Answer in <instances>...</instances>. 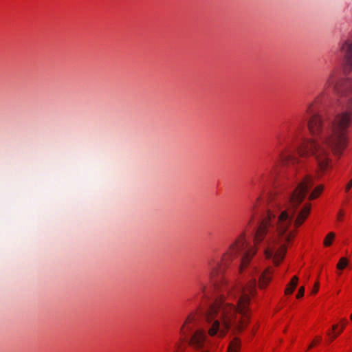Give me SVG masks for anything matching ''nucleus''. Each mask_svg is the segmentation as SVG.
Segmentation results:
<instances>
[{
    "instance_id": "f257e3e1",
    "label": "nucleus",
    "mask_w": 352,
    "mask_h": 352,
    "mask_svg": "<svg viewBox=\"0 0 352 352\" xmlns=\"http://www.w3.org/2000/svg\"><path fill=\"white\" fill-rule=\"evenodd\" d=\"M314 177L306 176L297 186L289 199L287 208L278 217L274 233L265 243L264 255L271 260L275 266L283 261L289 246L294 239L296 231L292 228L294 220L295 228L301 226L309 217L311 205L307 202L302 206L309 189L314 185Z\"/></svg>"
},
{
    "instance_id": "f03ea898",
    "label": "nucleus",
    "mask_w": 352,
    "mask_h": 352,
    "mask_svg": "<svg viewBox=\"0 0 352 352\" xmlns=\"http://www.w3.org/2000/svg\"><path fill=\"white\" fill-rule=\"evenodd\" d=\"M256 292L255 280H253L245 286L233 287L226 298L214 302L205 315L206 320L212 323L208 334L223 337L230 329L243 331L249 324L251 297Z\"/></svg>"
},
{
    "instance_id": "7ed1b4c3",
    "label": "nucleus",
    "mask_w": 352,
    "mask_h": 352,
    "mask_svg": "<svg viewBox=\"0 0 352 352\" xmlns=\"http://www.w3.org/2000/svg\"><path fill=\"white\" fill-rule=\"evenodd\" d=\"M352 121V109L337 114L333 120L329 132L319 140L305 139L297 148L301 157L314 156L318 168V177L322 176L331 168L329 149L340 153L347 146V131Z\"/></svg>"
},
{
    "instance_id": "20e7f679",
    "label": "nucleus",
    "mask_w": 352,
    "mask_h": 352,
    "mask_svg": "<svg viewBox=\"0 0 352 352\" xmlns=\"http://www.w3.org/2000/svg\"><path fill=\"white\" fill-rule=\"evenodd\" d=\"M246 243L245 234H240L235 241L230 244L226 252L222 255L221 261L215 263L214 260L208 261L209 281L215 287H218L222 280L223 268L234 260L239 252L242 250Z\"/></svg>"
},
{
    "instance_id": "39448f33",
    "label": "nucleus",
    "mask_w": 352,
    "mask_h": 352,
    "mask_svg": "<svg viewBox=\"0 0 352 352\" xmlns=\"http://www.w3.org/2000/svg\"><path fill=\"white\" fill-rule=\"evenodd\" d=\"M321 96H318L307 107L306 113L309 115L307 122V129L311 135L321 133L323 128V119L318 112V106L320 102Z\"/></svg>"
},
{
    "instance_id": "423d86ee",
    "label": "nucleus",
    "mask_w": 352,
    "mask_h": 352,
    "mask_svg": "<svg viewBox=\"0 0 352 352\" xmlns=\"http://www.w3.org/2000/svg\"><path fill=\"white\" fill-rule=\"evenodd\" d=\"M199 319V314L197 311L190 312L186 318L180 329L182 336H186L187 333L192 329L195 324Z\"/></svg>"
},
{
    "instance_id": "0eeeda50",
    "label": "nucleus",
    "mask_w": 352,
    "mask_h": 352,
    "mask_svg": "<svg viewBox=\"0 0 352 352\" xmlns=\"http://www.w3.org/2000/svg\"><path fill=\"white\" fill-rule=\"evenodd\" d=\"M274 270L272 267H267L263 270L258 279V287L260 289H265L272 280Z\"/></svg>"
},
{
    "instance_id": "6e6552de",
    "label": "nucleus",
    "mask_w": 352,
    "mask_h": 352,
    "mask_svg": "<svg viewBox=\"0 0 352 352\" xmlns=\"http://www.w3.org/2000/svg\"><path fill=\"white\" fill-rule=\"evenodd\" d=\"M270 226V217H269V219H265L259 225L254 236L255 244H258L263 241L269 232Z\"/></svg>"
},
{
    "instance_id": "1a4fd4ad",
    "label": "nucleus",
    "mask_w": 352,
    "mask_h": 352,
    "mask_svg": "<svg viewBox=\"0 0 352 352\" xmlns=\"http://www.w3.org/2000/svg\"><path fill=\"white\" fill-rule=\"evenodd\" d=\"M278 160L283 165L290 162L294 164L297 162L294 151L289 147H285L279 152Z\"/></svg>"
},
{
    "instance_id": "9d476101",
    "label": "nucleus",
    "mask_w": 352,
    "mask_h": 352,
    "mask_svg": "<svg viewBox=\"0 0 352 352\" xmlns=\"http://www.w3.org/2000/svg\"><path fill=\"white\" fill-rule=\"evenodd\" d=\"M206 334L204 330H197L191 337L190 344L197 349L204 347Z\"/></svg>"
},
{
    "instance_id": "9b49d317",
    "label": "nucleus",
    "mask_w": 352,
    "mask_h": 352,
    "mask_svg": "<svg viewBox=\"0 0 352 352\" xmlns=\"http://www.w3.org/2000/svg\"><path fill=\"white\" fill-rule=\"evenodd\" d=\"M256 252L257 248L255 247H251L244 253L242 256L241 265L239 267V270L241 272L248 266L252 258L254 256Z\"/></svg>"
},
{
    "instance_id": "f8f14e48",
    "label": "nucleus",
    "mask_w": 352,
    "mask_h": 352,
    "mask_svg": "<svg viewBox=\"0 0 352 352\" xmlns=\"http://www.w3.org/2000/svg\"><path fill=\"white\" fill-rule=\"evenodd\" d=\"M342 52L344 54V60L347 63L352 62V41H346L342 46Z\"/></svg>"
},
{
    "instance_id": "ddd939ff",
    "label": "nucleus",
    "mask_w": 352,
    "mask_h": 352,
    "mask_svg": "<svg viewBox=\"0 0 352 352\" xmlns=\"http://www.w3.org/2000/svg\"><path fill=\"white\" fill-rule=\"evenodd\" d=\"M345 322L341 321L340 325L339 324H333L332 326V330L330 332L327 333L328 336L331 339V340H333L337 338L338 335H340L345 328Z\"/></svg>"
},
{
    "instance_id": "4468645a",
    "label": "nucleus",
    "mask_w": 352,
    "mask_h": 352,
    "mask_svg": "<svg viewBox=\"0 0 352 352\" xmlns=\"http://www.w3.org/2000/svg\"><path fill=\"white\" fill-rule=\"evenodd\" d=\"M336 233L335 232H329L324 237L322 245L324 248H329L334 243L336 239Z\"/></svg>"
},
{
    "instance_id": "2eb2a0df",
    "label": "nucleus",
    "mask_w": 352,
    "mask_h": 352,
    "mask_svg": "<svg viewBox=\"0 0 352 352\" xmlns=\"http://www.w3.org/2000/svg\"><path fill=\"white\" fill-rule=\"evenodd\" d=\"M324 189V186L323 184H318L316 186L313 190L311 191L309 195V200H314L319 197L320 195L322 193Z\"/></svg>"
},
{
    "instance_id": "dca6fc26",
    "label": "nucleus",
    "mask_w": 352,
    "mask_h": 352,
    "mask_svg": "<svg viewBox=\"0 0 352 352\" xmlns=\"http://www.w3.org/2000/svg\"><path fill=\"white\" fill-rule=\"evenodd\" d=\"M298 282V278L296 276H294L290 280V282L287 285L286 288L285 289V294L289 295L292 294L295 290Z\"/></svg>"
},
{
    "instance_id": "f3484780",
    "label": "nucleus",
    "mask_w": 352,
    "mask_h": 352,
    "mask_svg": "<svg viewBox=\"0 0 352 352\" xmlns=\"http://www.w3.org/2000/svg\"><path fill=\"white\" fill-rule=\"evenodd\" d=\"M241 342L238 338H235L230 343L228 352H239Z\"/></svg>"
},
{
    "instance_id": "a211bd4d",
    "label": "nucleus",
    "mask_w": 352,
    "mask_h": 352,
    "mask_svg": "<svg viewBox=\"0 0 352 352\" xmlns=\"http://www.w3.org/2000/svg\"><path fill=\"white\" fill-rule=\"evenodd\" d=\"M350 261L347 257L342 256L340 258L338 263L336 264V268L338 270H344L349 265Z\"/></svg>"
},
{
    "instance_id": "6ab92c4d",
    "label": "nucleus",
    "mask_w": 352,
    "mask_h": 352,
    "mask_svg": "<svg viewBox=\"0 0 352 352\" xmlns=\"http://www.w3.org/2000/svg\"><path fill=\"white\" fill-rule=\"evenodd\" d=\"M321 337L320 336H316L313 341L311 342V344L308 346V349H311L312 347L315 346L318 344H319L321 341Z\"/></svg>"
},
{
    "instance_id": "aec40b11",
    "label": "nucleus",
    "mask_w": 352,
    "mask_h": 352,
    "mask_svg": "<svg viewBox=\"0 0 352 352\" xmlns=\"http://www.w3.org/2000/svg\"><path fill=\"white\" fill-rule=\"evenodd\" d=\"M304 294H305V287L301 286L298 289V294L296 295V298L299 299V298H302L304 296Z\"/></svg>"
},
{
    "instance_id": "412c9836",
    "label": "nucleus",
    "mask_w": 352,
    "mask_h": 352,
    "mask_svg": "<svg viewBox=\"0 0 352 352\" xmlns=\"http://www.w3.org/2000/svg\"><path fill=\"white\" fill-rule=\"evenodd\" d=\"M344 212L343 210H340L337 214V219L338 221H342L344 217Z\"/></svg>"
},
{
    "instance_id": "4be33fe9",
    "label": "nucleus",
    "mask_w": 352,
    "mask_h": 352,
    "mask_svg": "<svg viewBox=\"0 0 352 352\" xmlns=\"http://www.w3.org/2000/svg\"><path fill=\"white\" fill-rule=\"evenodd\" d=\"M319 290V283L316 282L312 289L311 294H316Z\"/></svg>"
},
{
    "instance_id": "5701e85b",
    "label": "nucleus",
    "mask_w": 352,
    "mask_h": 352,
    "mask_svg": "<svg viewBox=\"0 0 352 352\" xmlns=\"http://www.w3.org/2000/svg\"><path fill=\"white\" fill-rule=\"evenodd\" d=\"M351 188H352V179L345 186V192H349Z\"/></svg>"
},
{
    "instance_id": "b1692460",
    "label": "nucleus",
    "mask_w": 352,
    "mask_h": 352,
    "mask_svg": "<svg viewBox=\"0 0 352 352\" xmlns=\"http://www.w3.org/2000/svg\"><path fill=\"white\" fill-rule=\"evenodd\" d=\"M331 76L329 77V78L328 79V82L331 80Z\"/></svg>"
},
{
    "instance_id": "393cba45",
    "label": "nucleus",
    "mask_w": 352,
    "mask_h": 352,
    "mask_svg": "<svg viewBox=\"0 0 352 352\" xmlns=\"http://www.w3.org/2000/svg\"><path fill=\"white\" fill-rule=\"evenodd\" d=\"M204 288H205V286H204V285H203V286H202V287H201V289L204 290Z\"/></svg>"
},
{
    "instance_id": "a878e982",
    "label": "nucleus",
    "mask_w": 352,
    "mask_h": 352,
    "mask_svg": "<svg viewBox=\"0 0 352 352\" xmlns=\"http://www.w3.org/2000/svg\"><path fill=\"white\" fill-rule=\"evenodd\" d=\"M350 319L352 320V314L350 316Z\"/></svg>"
}]
</instances>
